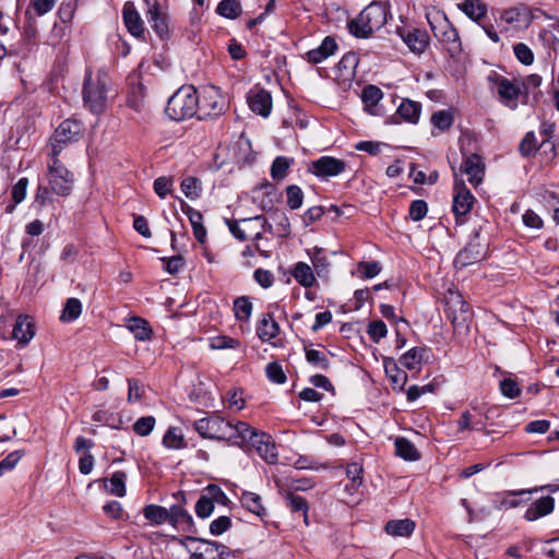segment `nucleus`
<instances>
[{"label": "nucleus", "mask_w": 559, "mask_h": 559, "mask_svg": "<svg viewBox=\"0 0 559 559\" xmlns=\"http://www.w3.org/2000/svg\"><path fill=\"white\" fill-rule=\"evenodd\" d=\"M388 10L381 2L367 5L355 19L348 21L349 33L357 38H368L386 23Z\"/></svg>", "instance_id": "obj_1"}, {"label": "nucleus", "mask_w": 559, "mask_h": 559, "mask_svg": "<svg viewBox=\"0 0 559 559\" xmlns=\"http://www.w3.org/2000/svg\"><path fill=\"white\" fill-rule=\"evenodd\" d=\"M199 95L192 85H183L168 99L165 112L175 121H182L198 115Z\"/></svg>", "instance_id": "obj_2"}, {"label": "nucleus", "mask_w": 559, "mask_h": 559, "mask_svg": "<svg viewBox=\"0 0 559 559\" xmlns=\"http://www.w3.org/2000/svg\"><path fill=\"white\" fill-rule=\"evenodd\" d=\"M193 426L202 438L228 440L238 444L240 433V428L238 429V421L233 424L218 415H213L195 420Z\"/></svg>", "instance_id": "obj_3"}, {"label": "nucleus", "mask_w": 559, "mask_h": 559, "mask_svg": "<svg viewBox=\"0 0 559 559\" xmlns=\"http://www.w3.org/2000/svg\"><path fill=\"white\" fill-rule=\"evenodd\" d=\"M240 433L238 444H249L257 450L259 455L269 464H274L277 461V450L270 435L259 432L250 427L247 423L238 421V429Z\"/></svg>", "instance_id": "obj_4"}, {"label": "nucleus", "mask_w": 559, "mask_h": 559, "mask_svg": "<svg viewBox=\"0 0 559 559\" xmlns=\"http://www.w3.org/2000/svg\"><path fill=\"white\" fill-rule=\"evenodd\" d=\"M108 76L99 71L95 79L91 71H86L83 86L84 104L94 114H100L107 105Z\"/></svg>", "instance_id": "obj_5"}, {"label": "nucleus", "mask_w": 559, "mask_h": 559, "mask_svg": "<svg viewBox=\"0 0 559 559\" xmlns=\"http://www.w3.org/2000/svg\"><path fill=\"white\" fill-rule=\"evenodd\" d=\"M83 135V126L75 119H66L50 138L49 156H59L66 145L78 142Z\"/></svg>", "instance_id": "obj_6"}, {"label": "nucleus", "mask_w": 559, "mask_h": 559, "mask_svg": "<svg viewBox=\"0 0 559 559\" xmlns=\"http://www.w3.org/2000/svg\"><path fill=\"white\" fill-rule=\"evenodd\" d=\"M226 109V98L218 87L209 85L203 88L201 96H199V119L216 118L223 115Z\"/></svg>", "instance_id": "obj_7"}, {"label": "nucleus", "mask_w": 559, "mask_h": 559, "mask_svg": "<svg viewBox=\"0 0 559 559\" xmlns=\"http://www.w3.org/2000/svg\"><path fill=\"white\" fill-rule=\"evenodd\" d=\"M47 179L51 191L58 195L67 197L71 193L73 175L58 159V156H49Z\"/></svg>", "instance_id": "obj_8"}, {"label": "nucleus", "mask_w": 559, "mask_h": 559, "mask_svg": "<svg viewBox=\"0 0 559 559\" xmlns=\"http://www.w3.org/2000/svg\"><path fill=\"white\" fill-rule=\"evenodd\" d=\"M448 318L455 330H467L471 319L469 307L459 292L450 290L445 297Z\"/></svg>", "instance_id": "obj_9"}, {"label": "nucleus", "mask_w": 559, "mask_h": 559, "mask_svg": "<svg viewBox=\"0 0 559 559\" xmlns=\"http://www.w3.org/2000/svg\"><path fill=\"white\" fill-rule=\"evenodd\" d=\"M488 81L493 83L497 88L499 100L502 105L511 110L518 108V99L521 94V88L513 81L493 73L488 76Z\"/></svg>", "instance_id": "obj_10"}, {"label": "nucleus", "mask_w": 559, "mask_h": 559, "mask_svg": "<svg viewBox=\"0 0 559 559\" xmlns=\"http://www.w3.org/2000/svg\"><path fill=\"white\" fill-rule=\"evenodd\" d=\"M455 182H454V193H453V203L452 211L459 222L461 217L466 216L474 204L475 198L472 192L466 188L464 181L457 178L456 173H454Z\"/></svg>", "instance_id": "obj_11"}, {"label": "nucleus", "mask_w": 559, "mask_h": 559, "mask_svg": "<svg viewBox=\"0 0 559 559\" xmlns=\"http://www.w3.org/2000/svg\"><path fill=\"white\" fill-rule=\"evenodd\" d=\"M435 36L443 45L451 57L462 51V44L457 31L444 19L439 26L431 25Z\"/></svg>", "instance_id": "obj_12"}, {"label": "nucleus", "mask_w": 559, "mask_h": 559, "mask_svg": "<svg viewBox=\"0 0 559 559\" xmlns=\"http://www.w3.org/2000/svg\"><path fill=\"white\" fill-rule=\"evenodd\" d=\"M346 168V163L332 156H322L309 165V171L319 178L335 177Z\"/></svg>", "instance_id": "obj_13"}, {"label": "nucleus", "mask_w": 559, "mask_h": 559, "mask_svg": "<svg viewBox=\"0 0 559 559\" xmlns=\"http://www.w3.org/2000/svg\"><path fill=\"white\" fill-rule=\"evenodd\" d=\"M477 238L478 231L475 233V239L471 240L467 246L457 253L454 261L456 265L464 267L474 264L485 258L487 252L486 246L477 242Z\"/></svg>", "instance_id": "obj_14"}, {"label": "nucleus", "mask_w": 559, "mask_h": 559, "mask_svg": "<svg viewBox=\"0 0 559 559\" xmlns=\"http://www.w3.org/2000/svg\"><path fill=\"white\" fill-rule=\"evenodd\" d=\"M461 170L467 176L468 182L474 187H477L481 183L485 175V164L481 156L478 154L465 156Z\"/></svg>", "instance_id": "obj_15"}, {"label": "nucleus", "mask_w": 559, "mask_h": 559, "mask_svg": "<svg viewBox=\"0 0 559 559\" xmlns=\"http://www.w3.org/2000/svg\"><path fill=\"white\" fill-rule=\"evenodd\" d=\"M247 100L253 112L264 118L270 116L272 110V96L267 91L263 88L251 90L248 93Z\"/></svg>", "instance_id": "obj_16"}, {"label": "nucleus", "mask_w": 559, "mask_h": 559, "mask_svg": "<svg viewBox=\"0 0 559 559\" xmlns=\"http://www.w3.org/2000/svg\"><path fill=\"white\" fill-rule=\"evenodd\" d=\"M35 335L34 323L31 317L20 314L13 326L12 336L21 346H25Z\"/></svg>", "instance_id": "obj_17"}, {"label": "nucleus", "mask_w": 559, "mask_h": 559, "mask_svg": "<svg viewBox=\"0 0 559 559\" xmlns=\"http://www.w3.org/2000/svg\"><path fill=\"white\" fill-rule=\"evenodd\" d=\"M555 509V499L546 496L534 501L525 511L524 519L528 522L536 521L543 516L552 513Z\"/></svg>", "instance_id": "obj_18"}, {"label": "nucleus", "mask_w": 559, "mask_h": 559, "mask_svg": "<svg viewBox=\"0 0 559 559\" xmlns=\"http://www.w3.org/2000/svg\"><path fill=\"white\" fill-rule=\"evenodd\" d=\"M122 17L126 27L131 35L141 37L144 34L142 19L132 2H126L122 9Z\"/></svg>", "instance_id": "obj_19"}, {"label": "nucleus", "mask_w": 559, "mask_h": 559, "mask_svg": "<svg viewBox=\"0 0 559 559\" xmlns=\"http://www.w3.org/2000/svg\"><path fill=\"white\" fill-rule=\"evenodd\" d=\"M400 35L413 52L421 53L428 46L429 36L425 31L413 28L409 31H403Z\"/></svg>", "instance_id": "obj_20"}, {"label": "nucleus", "mask_w": 559, "mask_h": 559, "mask_svg": "<svg viewBox=\"0 0 559 559\" xmlns=\"http://www.w3.org/2000/svg\"><path fill=\"white\" fill-rule=\"evenodd\" d=\"M336 49V41L332 37L328 36L322 40L319 47L309 50L306 53V58L311 63H320L330 56L334 55Z\"/></svg>", "instance_id": "obj_21"}, {"label": "nucleus", "mask_w": 559, "mask_h": 559, "mask_svg": "<svg viewBox=\"0 0 559 559\" xmlns=\"http://www.w3.org/2000/svg\"><path fill=\"white\" fill-rule=\"evenodd\" d=\"M294 280L302 287L310 288L317 283L313 269L306 262H297L290 270Z\"/></svg>", "instance_id": "obj_22"}, {"label": "nucleus", "mask_w": 559, "mask_h": 559, "mask_svg": "<svg viewBox=\"0 0 559 559\" xmlns=\"http://www.w3.org/2000/svg\"><path fill=\"white\" fill-rule=\"evenodd\" d=\"M182 212L188 216L194 237L199 242L204 243L206 240V229L203 226V215L198 210H194L187 203L181 204Z\"/></svg>", "instance_id": "obj_23"}, {"label": "nucleus", "mask_w": 559, "mask_h": 559, "mask_svg": "<svg viewBox=\"0 0 559 559\" xmlns=\"http://www.w3.org/2000/svg\"><path fill=\"white\" fill-rule=\"evenodd\" d=\"M280 325L272 314L265 313L257 325V335L262 342H269L280 334Z\"/></svg>", "instance_id": "obj_24"}, {"label": "nucleus", "mask_w": 559, "mask_h": 559, "mask_svg": "<svg viewBox=\"0 0 559 559\" xmlns=\"http://www.w3.org/2000/svg\"><path fill=\"white\" fill-rule=\"evenodd\" d=\"M421 105L408 98L402 99L396 109V115L408 123H417L420 117Z\"/></svg>", "instance_id": "obj_25"}, {"label": "nucleus", "mask_w": 559, "mask_h": 559, "mask_svg": "<svg viewBox=\"0 0 559 559\" xmlns=\"http://www.w3.org/2000/svg\"><path fill=\"white\" fill-rule=\"evenodd\" d=\"M415 522L411 519L391 520L385 524V532L394 537H408L415 530Z\"/></svg>", "instance_id": "obj_26"}, {"label": "nucleus", "mask_w": 559, "mask_h": 559, "mask_svg": "<svg viewBox=\"0 0 559 559\" xmlns=\"http://www.w3.org/2000/svg\"><path fill=\"white\" fill-rule=\"evenodd\" d=\"M199 542L202 544V547H199L197 550L205 559H225V556L229 555V549L221 543L207 539H199Z\"/></svg>", "instance_id": "obj_27"}, {"label": "nucleus", "mask_w": 559, "mask_h": 559, "mask_svg": "<svg viewBox=\"0 0 559 559\" xmlns=\"http://www.w3.org/2000/svg\"><path fill=\"white\" fill-rule=\"evenodd\" d=\"M168 523L174 527L190 528L193 520L182 506L175 504L168 509Z\"/></svg>", "instance_id": "obj_28"}, {"label": "nucleus", "mask_w": 559, "mask_h": 559, "mask_svg": "<svg viewBox=\"0 0 559 559\" xmlns=\"http://www.w3.org/2000/svg\"><path fill=\"white\" fill-rule=\"evenodd\" d=\"M395 454L405 461H417L420 459V453L408 439L397 437L394 441Z\"/></svg>", "instance_id": "obj_29"}, {"label": "nucleus", "mask_w": 559, "mask_h": 559, "mask_svg": "<svg viewBox=\"0 0 559 559\" xmlns=\"http://www.w3.org/2000/svg\"><path fill=\"white\" fill-rule=\"evenodd\" d=\"M311 263L313 265V270L316 271L319 277H325L330 272L331 263L328 258L323 253V249L319 247H314L312 250L308 251Z\"/></svg>", "instance_id": "obj_30"}, {"label": "nucleus", "mask_w": 559, "mask_h": 559, "mask_svg": "<svg viewBox=\"0 0 559 559\" xmlns=\"http://www.w3.org/2000/svg\"><path fill=\"white\" fill-rule=\"evenodd\" d=\"M457 8L473 21L479 22L487 13V7L479 0H465Z\"/></svg>", "instance_id": "obj_31"}, {"label": "nucleus", "mask_w": 559, "mask_h": 559, "mask_svg": "<svg viewBox=\"0 0 559 559\" xmlns=\"http://www.w3.org/2000/svg\"><path fill=\"white\" fill-rule=\"evenodd\" d=\"M385 373L394 388L404 389L407 381V373L403 371L393 359L384 362Z\"/></svg>", "instance_id": "obj_32"}, {"label": "nucleus", "mask_w": 559, "mask_h": 559, "mask_svg": "<svg viewBox=\"0 0 559 559\" xmlns=\"http://www.w3.org/2000/svg\"><path fill=\"white\" fill-rule=\"evenodd\" d=\"M240 502L243 508L258 516H263L266 513L261 497L255 492L243 491Z\"/></svg>", "instance_id": "obj_33"}, {"label": "nucleus", "mask_w": 559, "mask_h": 559, "mask_svg": "<svg viewBox=\"0 0 559 559\" xmlns=\"http://www.w3.org/2000/svg\"><path fill=\"white\" fill-rule=\"evenodd\" d=\"M382 97V91L376 85L366 86L361 93L362 103L365 104L366 109L372 115L377 114L376 107Z\"/></svg>", "instance_id": "obj_34"}, {"label": "nucleus", "mask_w": 559, "mask_h": 559, "mask_svg": "<svg viewBox=\"0 0 559 559\" xmlns=\"http://www.w3.org/2000/svg\"><path fill=\"white\" fill-rule=\"evenodd\" d=\"M144 518L152 524L162 525L168 523V509L157 506L150 504L143 509Z\"/></svg>", "instance_id": "obj_35"}, {"label": "nucleus", "mask_w": 559, "mask_h": 559, "mask_svg": "<svg viewBox=\"0 0 559 559\" xmlns=\"http://www.w3.org/2000/svg\"><path fill=\"white\" fill-rule=\"evenodd\" d=\"M128 329L134 334V337L138 341H146L152 334V330L148 328L147 321L139 317L130 319Z\"/></svg>", "instance_id": "obj_36"}, {"label": "nucleus", "mask_w": 559, "mask_h": 559, "mask_svg": "<svg viewBox=\"0 0 559 559\" xmlns=\"http://www.w3.org/2000/svg\"><path fill=\"white\" fill-rule=\"evenodd\" d=\"M306 360L314 368L321 370H328L330 368V361L324 352L305 347Z\"/></svg>", "instance_id": "obj_37"}, {"label": "nucleus", "mask_w": 559, "mask_h": 559, "mask_svg": "<svg viewBox=\"0 0 559 559\" xmlns=\"http://www.w3.org/2000/svg\"><path fill=\"white\" fill-rule=\"evenodd\" d=\"M217 14L226 19L234 20L241 13V4L239 0H222L217 8Z\"/></svg>", "instance_id": "obj_38"}, {"label": "nucleus", "mask_w": 559, "mask_h": 559, "mask_svg": "<svg viewBox=\"0 0 559 559\" xmlns=\"http://www.w3.org/2000/svg\"><path fill=\"white\" fill-rule=\"evenodd\" d=\"M82 313V304L78 298H69L66 301L60 320L63 322H72Z\"/></svg>", "instance_id": "obj_39"}, {"label": "nucleus", "mask_w": 559, "mask_h": 559, "mask_svg": "<svg viewBox=\"0 0 559 559\" xmlns=\"http://www.w3.org/2000/svg\"><path fill=\"white\" fill-rule=\"evenodd\" d=\"M287 507L290 509L292 512H301L304 515L305 523L308 524V503L307 500L301 497L294 495L292 492L287 493L285 497Z\"/></svg>", "instance_id": "obj_40"}, {"label": "nucleus", "mask_w": 559, "mask_h": 559, "mask_svg": "<svg viewBox=\"0 0 559 559\" xmlns=\"http://www.w3.org/2000/svg\"><path fill=\"white\" fill-rule=\"evenodd\" d=\"M234 311L237 320L248 321L252 313V302L249 297L241 296L234 301Z\"/></svg>", "instance_id": "obj_41"}, {"label": "nucleus", "mask_w": 559, "mask_h": 559, "mask_svg": "<svg viewBox=\"0 0 559 559\" xmlns=\"http://www.w3.org/2000/svg\"><path fill=\"white\" fill-rule=\"evenodd\" d=\"M126 479L127 475L124 472H115L109 478V492L117 497L126 496Z\"/></svg>", "instance_id": "obj_42"}, {"label": "nucleus", "mask_w": 559, "mask_h": 559, "mask_svg": "<svg viewBox=\"0 0 559 559\" xmlns=\"http://www.w3.org/2000/svg\"><path fill=\"white\" fill-rule=\"evenodd\" d=\"M181 191L187 198L195 200L201 194L202 183L195 177H187L181 182Z\"/></svg>", "instance_id": "obj_43"}, {"label": "nucleus", "mask_w": 559, "mask_h": 559, "mask_svg": "<svg viewBox=\"0 0 559 559\" xmlns=\"http://www.w3.org/2000/svg\"><path fill=\"white\" fill-rule=\"evenodd\" d=\"M163 443L166 448L175 449V450L182 449L186 447V442H185L182 433L180 432L179 429L174 428V427L169 428L166 431V433L163 438Z\"/></svg>", "instance_id": "obj_44"}, {"label": "nucleus", "mask_w": 559, "mask_h": 559, "mask_svg": "<svg viewBox=\"0 0 559 559\" xmlns=\"http://www.w3.org/2000/svg\"><path fill=\"white\" fill-rule=\"evenodd\" d=\"M243 227L246 229V234L249 235V238L260 239L262 237L261 230H257L255 225L263 227L266 224V219L262 215H257L251 218H245L241 221Z\"/></svg>", "instance_id": "obj_45"}, {"label": "nucleus", "mask_w": 559, "mask_h": 559, "mask_svg": "<svg viewBox=\"0 0 559 559\" xmlns=\"http://www.w3.org/2000/svg\"><path fill=\"white\" fill-rule=\"evenodd\" d=\"M293 159H289L285 156H277L271 166V176L275 180H281L286 177L287 170L292 164Z\"/></svg>", "instance_id": "obj_46"}, {"label": "nucleus", "mask_w": 559, "mask_h": 559, "mask_svg": "<svg viewBox=\"0 0 559 559\" xmlns=\"http://www.w3.org/2000/svg\"><path fill=\"white\" fill-rule=\"evenodd\" d=\"M362 465L357 462L349 463L346 467V475L352 481V486H347V490H355L362 484Z\"/></svg>", "instance_id": "obj_47"}, {"label": "nucleus", "mask_w": 559, "mask_h": 559, "mask_svg": "<svg viewBox=\"0 0 559 559\" xmlns=\"http://www.w3.org/2000/svg\"><path fill=\"white\" fill-rule=\"evenodd\" d=\"M400 362L403 367L408 370H415L419 368L421 364V354L420 349L414 347L406 352L400 359Z\"/></svg>", "instance_id": "obj_48"}, {"label": "nucleus", "mask_w": 559, "mask_h": 559, "mask_svg": "<svg viewBox=\"0 0 559 559\" xmlns=\"http://www.w3.org/2000/svg\"><path fill=\"white\" fill-rule=\"evenodd\" d=\"M537 139L533 131H530L525 134L523 140L520 143L519 151L522 156L527 157L535 152H537Z\"/></svg>", "instance_id": "obj_49"}, {"label": "nucleus", "mask_w": 559, "mask_h": 559, "mask_svg": "<svg viewBox=\"0 0 559 559\" xmlns=\"http://www.w3.org/2000/svg\"><path fill=\"white\" fill-rule=\"evenodd\" d=\"M204 493L212 501L213 504L217 503L221 506H227L229 499L222 488L217 485L211 484L205 488Z\"/></svg>", "instance_id": "obj_50"}, {"label": "nucleus", "mask_w": 559, "mask_h": 559, "mask_svg": "<svg viewBox=\"0 0 559 559\" xmlns=\"http://www.w3.org/2000/svg\"><path fill=\"white\" fill-rule=\"evenodd\" d=\"M287 195V205L292 210H297L301 207L304 201V192L302 190L295 185L288 186L286 189Z\"/></svg>", "instance_id": "obj_51"}, {"label": "nucleus", "mask_w": 559, "mask_h": 559, "mask_svg": "<svg viewBox=\"0 0 559 559\" xmlns=\"http://www.w3.org/2000/svg\"><path fill=\"white\" fill-rule=\"evenodd\" d=\"M367 332L372 342L379 343L381 338L386 336L388 329L383 321L374 320L369 323Z\"/></svg>", "instance_id": "obj_52"}, {"label": "nucleus", "mask_w": 559, "mask_h": 559, "mask_svg": "<svg viewBox=\"0 0 559 559\" xmlns=\"http://www.w3.org/2000/svg\"><path fill=\"white\" fill-rule=\"evenodd\" d=\"M513 51L516 59L525 64L530 66L534 62V53L532 49L524 43H518L513 46Z\"/></svg>", "instance_id": "obj_53"}, {"label": "nucleus", "mask_w": 559, "mask_h": 559, "mask_svg": "<svg viewBox=\"0 0 559 559\" xmlns=\"http://www.w3.org/2000/svg\"><path fill=\"white\" fill-rule=\"evenodd\" d=\"M155 426V418L153 416H145L139 418L134 425L133 430L136 435L145 437L150 435Z\"/></svg>", "instance_id": "obj_54"}, {"label": "nucleus", "mask_w": 559, "mask_h": 559, "mask_svg": "<svg viewBox=\"0 0 559 559\" xmlns=\"http://www.w3.org/2000/svg\"><path fill=\"white\" fill-rule=\"evenodd\" d=\"M432 124L441 131L448 130L453 123L452 115L447 110H440L432 115Z\"/></svg>", "instance_id": "obj_55"}, {"label": "nucleus", "mask_w": 559, "mask_h": 559, "mask_svg": "<svg viewBox=\"0 0 559 559\" xmlns=\"http://www.w3.org/2000/svg\"><path fill=\"white\" fill-rule=\"evenodd\" d=\"M265 372L269 380L274 383L283 384L286 381V374L282 366L275 361L267 364Z\"/></svg>", "instance_id": "obj_56"}, {"label": "nucleus", "mask_w": 559, "mask_h": 559, "mask_svg": "<svg viewBox=\"0 0 559 559\" xmlns=\"http://www.w3.org/2000/svg\"><path fill=\"white\" fill-rule=\"evenodd\" d=\"M525 493H528L527 489L514 490V491L507 492L506 496L502 498L499 508L500 509H512V508L519 507L522 503V501L516 499V497L525 495Z\"/></svg>", "instance_id": "obj_57"}, {"label": "nucleus", "mask_w": 559, "mask_h": 559, "mask_svg": "<svg viewBox=\"0 0 559 559\" xmlns=\"http://www.w3.org/2000/svg\"><path fill=\"white\" fill-rule=\"evenodd\" d=\"M500 391L502 395L509 399H515L521 394L519 384L511 378L503 379L500 382Z\"/></svg>", "instance_id": "obj_58"}, {"label": "nucleus", "mask_w": 559, "mask_h": 559, "mask_svg": "<svg viewBox=\"0 0 559 559\" xmlns=\"http://www.w3.org/2000/svg\"><path fill=\"white\" fill-rule=\"evenodd\" d=\"M214 510V504L212 501L203 493L195 504V513L199 518L206 519L209 518Z\"/></svg>", "instance_id": "obj_59"}, {"label": "nucleus", "mask_w": 559, "mask_h": 559, "mask_svg": "<svg viewBox=\"0 0 559 559\" xmlns=\"http://www.w3.org/2000/svg\"><path fill=\"white\" fill-rule=\"evenodd\" d=\"M357 269L358 272L361 273L362 277L373 278L380 273L381 265L377 261L360 262L358 263Z\"/></svg>", "instance_id": "obj_60"}, {"label": "nucleus", "mask_w": 559, "mask_h": 559, "mask_svg": "<svg viewBox=\"0 0 559 559\" xmlns=\"http://www.w3.org/2000/svg\"><path fill=\"white\" fill-rule=\"evenodd\" d=\"M428 212V205L424 200H415L409 206V217L414 222L421 221Z\"/></svg>", "instance_id": "obj_61"}, {"label": "nucleus", "mask_w": 559, "mask_h": 559, "mask_svg": "<svg viewBox=\"0 0 559 559\" xmlns=\"http://www.w3.org/2000/svg\"><path fill=\"white\" fill-rule=\"evenodd\" d=\"M128 402H139L144 394V386L136 379L128 380Z\"/></svg>", "instance_id": "obj_62"}, {"label": "nucleus", "mask_w": 559, "mask_h": 559, "mask_svg": "<svg viewBox=\"0 0 559 559\" xmlns=\"http://www.w3.org/2000/svg\"><path fill=\"white\" fill-rule=\"evenodd\" d=\"M231 526V521L228 516L222 515L210 524V532L214 536L222 535Z\"/></svg>", "instance_id": "obj_63"}, {"label": "nucleus", "mask_w": 559, "mask_h": 559, "mask_svg": "<svg viewBox=\"0 0 559 559\" xmlns=\"http://www.w3.org/2000/svg\"><path fill=\"white\" fill-rule=\"evenodd\" d=\"M22 455L19 451L11 452L0 462V477L15 467Z\"/></svg>", "instance_id": "obj_64"}]
</instances>
